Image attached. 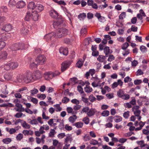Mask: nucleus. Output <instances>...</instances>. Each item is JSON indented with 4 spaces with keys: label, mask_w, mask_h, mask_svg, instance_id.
<instances>
[{
    "label": "nucleus",
    "mask_w": 149,
    "mask_h": 149,
    "mask_svg": "<svg viewBox=\"0 0 149 149\" xmlns=\"http://www.w3.org/2000/svg\"><path fill=\"white\" fill-rule=\"evenodd\" d=\"M68 30L65 28L58 29L54 32V36L56 38H61L68 34Z\"/></svg>",
    "instance_id": "nucleus-1"
},
{
    "label": "nucleus",
    "mask_w": 149,
    "mask_h": 149,
    "mask_svg": "<svg viewBox=\"0 0 149 149\" xmlns=\"http://www.w3.org/2000/svg\"><path fill=\"white\" fill-rule=\"evenodd\" d=\"M25 45L24 43H19L15 44L11 47V49L13 51H16L18 50L25 49Z\"/></svg>",
    "instance_id": "nucleus-2"
},
{
    "label": "nucleus",
    "mask_w": 149,
    "mask_h": 149,
    "mask_svg": "<svg viewBox=\"0 0 149 149\" xmlns=\"http://www.w3.org/2000/svg\"><path fill=\"white\" fill-rule=\"evenodd\" d=\"M33 79V74L31 73L24 74V82L25 83H28L31 82H33L34 81Z\"/></svg>",
    "instance_id": "nucleus-3"
},
{
    "label": "nucleus",
    "mask_w": 149,
    "mask_h": 149,
    "mask_svg": "<svg viewBox=\"0 0 149 149\" xmlns=\"http://www.w3.org/2000/svg\"><path fill=\"white\" fill-rule=\"evenodd\" d=\"M36 60V62L38 63L39 65H42L45 63L46 60V58L44 55H41L38 56Z\"/></svg>",
    "instance_id": "nucleus-4"
},
{
    "label": "nucleus",
    "mask_w": 149,
    "mask_h": 149,
    "mask_svg": "<svg viewBox=\"0 0 149 149\" xmlns=\"http://www.w3.org/2000/svg\"><path fill=\"white\" fill-rule=\"evenodd\" d=\"M13 29L12 26L10 24H6L0 30V33H4L5 32H8Z\"/></svg>",
    "instance_id": "nucleus-5"
},
{
    "label": "nucleus",
    "mask_w": 149,
    "mask_h": 149,
    "mask_svg": "<svg viewBox=\"0 0 149 149\" xmlns=\"http://www.w3.org/2000/svg\"><path fill=\"white\" fill-rule=\"evenodd\" d=\"M140 107L138 106H134L132 108V111L134 112V113L136 116H139L141 111L139 109Z\"/></svg>",
    "instance_id": "nucleus-6"
},
{
    "label": "nucleus",
    "mask_w": 149,
    "mask_h": 149,
    "mask_svg": "<svg viewBox=\"0 0 149 149\" xmlns=\"http://www.w3.org/2000/svg\"><path fill=\"white\" fill-rule=\"evenodd\" d=\"M71 62L69 61H66L62 63L61 67V70L62 72L65 71L71 64Z\"/></svg>",
    "instance_id": "nucleus-7"
},
{
    "label": "nucleus",
    "mask_w": 149,
    "mask_h": 149,
    "mask_svg": "<svg viewBox=\"0 0 149 149\" xmlns=\"http://www.w3.org/2000/svg\"><path fill=\"white\" fill-rule=\"evenodd\" d=\"M55 37L54 36V32H52L46 34L44 37V39L46 40H51L52 39Z\"/></svg>",
    "instance_id": "nucleus-8"
},
{
    "label": "nucleus",
    "mask_w": 149,
    "mask_h": 149,
    "mask_svg": "<svg viewBox=\"0 0 149 149\" xmlns=\"http://www.w3.org/2000/svg\"><path fill=\"white\" fill-rule=\"evenodd\" d=\"M49 14L50 16L52 18L56 19L58 16V13L55 10H51L49 12Z\"/></svg>",
    "instance_id": "nucleus-9"
},
{
    "label": "nucleus",
    "mask_w": 149,
    "mask_h": 149,
    "mask_svg": "<svg viewBox=\"0 0 149 149\" xmlns=\"http://www.w3.org/2000/svg\"><path fill=\"white\" fill-rule=\"evenodd\" d=\"M25 5V3L23 1L21 0L17 2L16 4V7L18 8H21Z\"/></svg>",
    "instance_id": "nucleus-10"
},
{
    "label": "nucleus",
    "mask_w": 149,
    "mask_h": 149,
    "mask_svg": "<svg viewBox=\"0 0 149 149\" xmlns=\"http://www.w3.org/2000/svg\"><path fill=\"white\" fill-rule=\"evenodd\" d=\"M37 12L36 11L32 12L31 14L32 18L35 21H37L38 19L39 15L37 13Z\"/></svg>",
    "instance_id": "nucleus-11"
},
{
    "label": "nucleus",
    "mask_w": 149,
    "mask_h": 149,
    "mask_svg": "<svg viewBox=\"0 0 149 149\" xmlns=\"http://www.w3.org/2000/svg\"><path fill=\"white\" fill-rule=\"evenodd\" d=\"M60 53L66 56L68 53V49L66 48L61 47L59 50Z\"/></svg>",
    "instance_id": "nucleus-12"
},
{
    "label": "nucleus",
    "mask_w": 149,
    "mask_h": 149,
    "mask_svg": "<svg viewBox=\"0 0 149 149\" xmlns=\"http://www.w3.org/2000/svg\"><path fill=\"white\" fill-rule=\"evenodd\" d=\"M8 54L6 51H2L0 53V59L4 60L7 58Z\"/></svg>",
    "instance_id": "nucleus-13"
},
{
    "label": "nucleus",
    "mask_w": 149,
    "mask_h": 149,
    "mask_svg": "<svg viewBox=\"0 0 149 149\" xmlns=\"http://www.w3.org/2000/svg\"><path fill=\"white\" fill-rule=\"evenodd\" d=\"M96 110L93 108H91L89 109L87 114L88 117H91L93 116L96 112Z\"/></svg>",
    "instance_id": "nucleus-14"
},
{
    "label": "nucleus",
    "mask_w": 149,
    "mask_h": 149,
    "mask_svg": "<svg viewBox=\"0 0 149 149\" xmlns=\"http://www.w3.org/2000/svg\"><path fill=\"white\" fill-rule=\"evenodd\" d=\"M59 74L60 73L58 72H56L55 73H51V72H46L45 73V74L46 75V76L49 78H51L52 77H53Z\"/></svg>",
    "instance_id": "nucleus-15"
},
{
    "label": "nucleus",
    "mask_w": 149,
    "mask_h": 149,
    "mask_svg": "<svg viewBox=\"0 0 149 149\" xmlns=\"http://www.w3.org/2000/svg\"><path fill=\"white\" fill-rule=\"evenodd\" d=\"M107 57L108 56L107 55H105V56H104L102 55H100L97 59L100 62H104V60L106 59V57Z\"/></svg>",
    "instance_id": "nucleus-16"
},
{
    "label": "nucleus",
    "mask_w": 149,
    "mask_h": 149,
    "mask_svg": "<svg viewBox=\"0 0 149 149\" xmlns=\"http://www.w3.org/2000/svg\"><path fill=\"white\" fill-rule=\"evenodd\" d=\"M33 77L34 78V81L40 79L41 77V75L40 73L39 72H37L33 74Z\"/></svg>",
    "instance_id": "nucleus-17"
},
{
    "label": "nucleus",
    "mask_w": 149,
    "mask_h": 149,
    "mask_svg": "<svg viewBox=\"0 0 149 149\" xmlns=\"http://www.w3.org/2000/svg\"><path fill=\"white\" fill-rule=\"evenodd\" d=\"M10 69H13L17 68L18 66V64L17 62H11L9 63Z\"/></svg>",
    "instance_id": "nucleus-18"
},
{
    "label": "nucleus",
    "mask_w": 149,
    "mask_h": 149,
    "mask_svg": "<svg viewBox=\"0 0 149 149\" xmlns=\"http://www.w3.org/2000/svg\"><path fill=\"white\" fill-rule=\"evenodd\" d=\"M36 6L33 2H31L29 3L28 6V8L30 9L33 10L35 9Z\"/></svg>",
    "instance_id": "nucleus-19"
},
{
    "label": "nucleus",
    "mask_w": 149,
    "mask_h": 149,
    "mask_svg": "<svg viewBox=\"0 0 149 149\" xmlns=\"http://www.w3.org/2000/svg\"><path fill=\"white\" fill-rule=\"evenodd\" d=\"M29 31L26 27L24 26L21 29V33L24 35H26Z\"/></svg>",
    "instance_id": "nucleus-20"
},
{
    "label": "nucleus",
    "mask_w": 149,
    "mask_h": 149,
    "mask_svg": "<svg viewBox=\"0 0 149 149\" xmlns=\"http://www.w3.org/2000/svg\"><path fill=\"white\" fill-rule=\"evenodd\" d=\"M77 119V116L76 115H74L69 117L68 120L69 122L73 123L76 121Z\"/></svg>",
    "instance_id": "nucleus-21"
},
{
    "label": "nucleus",
    "mask_w": 149,
    "mask_h": 149,
    "mask_svg": "<svg viewBox=\"0 0 149 149\" xmlns=\"http://www.w3.org/2000/svg\"><path fill=\"white\" fill-rule=\"evenodd\" d=\"M8 38L6 37V35L5 34L0 33V41L6 40Z\"/></svg>",
    "instance_id": "nucleus-22"
},
{
    "label": "nucleus",
    "mask_w": 149,
    "mask_h": 149,
    "mask_svg": "<svg viewBox=\"0 0 149 149\" xmlns=\"http://www.w3.org/2000/svg\"><path fill=\"white\" fill-rule=\"evenodd\" d=\"M38 65H39L38 63L36 62V60L35 62H31L30 63L29 67L31 69L36 68Z\"/></svg>",
    "instance_id": "nucleus-23"
},
{
    "label": "nucleus",
    "mask_w": 149,
    "mask_h": 149,
    "mask_svg": "<svg viewBox=\"0 0 149 149\" xmlns=\"http://www.w3.org/2000/svg\"><path fill=\"white\" fill-rule=\"evenodd\" d=\"M4 79L7 81L10 80L12 78V75L11 73H6L4 76Z\"/></svg>",
    "instance_id": "nucleus-24"
},
{
    "label": "nucleus",
    "mask_w": 149,
    "mask_h": 149,
    "mask_svg": "<svg viewBox=\"0 0 149 149\" xmlns=\"http://www.w3.org/2000/svg\"><path fill=\"white\" fill-rule=\"evenodd\" d=\"M35 9L36 10V11L40 12L43 10L44 7L42 5L39 4L36 6Z\"/></svg>",
    "instance_id": "nucleus-25"
},
{
    "label": "nucleus",
    "mask_w": 149,
    "mask_h": 149,
    "mask_svg": "<svg viewBox=\"0 0 149 149\" xmlns=\"http://www.w3.org/2000/svg\"><path fill=\"white\" fill-rule=\"evenodd\" d=\"M84 61H83L81 59L79 60L76 64V67L79 68H81L83 65Z\"/></svg>",
    "instance_id": "nucleus-26"
},
{
    "label": "nucleus",
    "mask_w": 149,
    "mask_h": 149,
    "mask_svg": "<svg viewBox=\"0 0 149 149\" xmlns=\"http://www.w3.org/2000/svg\"><path fill=\"white\" fill-rule=\"evenodd\" d=\"M31 18H32V15L30 12H28L26 13V14L25 17V20L27 21H29Z\"/></svg>",
    "instance_id": "nucleus-27"
},
{
    "label": "nucleus",
    "mask_w": 149,
    "mask_h": 149,
    "mask_svg": "<svg viewBox=\"0 0 149 149\" xmlns=\"http://www.w3.org/2000/svg\"><path fill=\"white\" fill-rule=\"evenodd\" d=\"M110 49L109 47L108 46L105 47L104 49V52L105 54L106 55L108 56L109 54H111V53L110 52Z\"/></svg>",
    "instance_id": "nucleus-28"
},
{
    "label": "nucleus",
    "mask_w": 149,
    "mask_h": 149,
    "mask_svg": "<svg viewBox=\"0 0 149 149\" xmlns=\"http://www.w3.org/2000/svg\"><path fill=\"white\" fill-rule=\"evenodd\" d=\"M66 110L69 113H72V114H75L77 113V112L73 111V109L71 107H68L66 108Z\"/></svg>",
    "instance_id": "nucleus-29"
},
{
    "label": "nucleus",
    "mask_w": 149,
    "mask_h": 149,
    "mask_svg": "<svg viewBox=\"0 0 149 149\" xmlns=\"http://www.w3.org/2000/svg\"><path fill=\"white\" fill-rule=\"evenodd\" d=\"M84 90L86 92L89 93L93 91L92 88L90 86L86 85L84 88Z\"/></svg>",
    "instance_id": "nucleus-30"
},
{
    "label": "nucleus",
    "mask_w": 149,
    "mask_h": 149,
    "mask_svg": "<svg viewBox=\"0 0 149 149\" xmlns=\"http://www.w3.org/2000/svg\"><path fill=\"white\" fill-rule=\"evenodd\" d=\"M24 74L23 75H20L17 77V79L18 82L20 83L23 82L24 81Z\"/></svg>",
    "instance_id": "nucleus-31"
},
{
    "label": "nucleus",
    "mask_w": 149,
    "mask_h": 149,
    "mask_svg": "<svg viewBox=\"0 0 149 149\" xmlns=\"http://www.w3.org/2000/svg\"><path fill=\"white\" fill-rule=\"evenodd\" d=\"M137 143L139 145H140V147L141 148L144 147L146 146H148L147 144H144V141L143 140H141L140 141H137Z\"/></svg>",
    "instance_id": "nucleus-32"
},
{
    "label": "nucleus",
    "mask_w": 149,
    "mask_h": 149,
    "mask_svg": "<svg viewBox=\"0 0 149 149\" xmlns=\"http://www.w3.org/2000/svg\"><path fill=\"white\" fill-rule=\"evenodd\" d=\"M56 19V21L58 23V24H61L63 22V20L61 16L58 15L56 19Z\"/></svg>",
    "instance_id": "nucleus-33"
},
{
    "label": "nucleus",
    "mask_w": 149,
    "mask_h": 149,
    "mask_svg": "<svg viewBox=\"0 0 149 149\" xmlns=\"http://www.w3.org/2000/svg\"><path fill=\"white\" fill-rule=\"evenodd\" d=\"M124 94V91L123 89H120L117 92V95L118 97L121 98Z\"/></svg>",
    "instance_id": "nucleus-34"
},
{
    "label": "nucleus",
    "mask_w": 149,
    "mask_h": 149,
    "mask_svg": "<svg viewBox=\"0 0 149 149\" xmlns=\"http://www.w3.org/2000/svg\"><path fill=\"white\" fill-rule=\"evenodd\" d=\"M74 125L77 128H81L83 125V123L81 122H79L76 123Z\"/></svg>",
    "instance_id": "nucleus-35"
},
{
    "label": "nucleus",
    "mask_w": 149,
    "mask_h": 149,
    "mask_svg": "<svg viewBox=\"0 0 149 149\" xmlns=\"http://www.w3.org/2000/svg\"><path fill=\"white\" fill-rule=\"evenodd\" d=\"M12 141L11 139L10 138H6L4 139H3L2 140V141L4 143L6 144H8L10 143Z\"/></svg>",
    "instance_id": "nucleus-36"
},
{
    "label": "nucleus",
    "mask_w": 149,
    "mask_h": 149,
    "mask_svg": "<svg viewBox=\"0 0 149 149\" xmlns=\"http://www.w3.org/2000/svg\"><path fill=\"white\" fill-rule=\"evenodd\" d=\"M89 143L91 145H96L98 144V142L97 140L94 139H92L90 141Z\"/></svg>",
    "instance_id": "nucleus-37"
},
{
    "label": "nucleus",
    "mask_w": 149,
    "mask_h": 149,
    "mask_svg": "<svg viewBox=\"0 0 149 149\" xmlns=\"http://www.w3.org/2000/svg\"><path fill=\"white\" fill-rule=\"evenodd\" d=\"M22 126L25 129H29L30 128V126L25 121L22 124Z\"/></svg>",
    "instance_id": "nucleus-38"
},
{
    "label": "nucleus",
    "mask_w": 149,
    "mask_h": 149,
    "mask_svg": "<svg viewBox=\"0 0 149 149\" xmlns=\"http://www.w3.org/2000/svg\"><path fill=\"white\" fill-rule=\"evenodd\" d=\"M54 106L55 108L56 111L57 112L60 111L62 110V108L60 107L59 104H56Z\"/></svg>",
    "instance_id": "nucleus-39"
},
{
    "label": "nucleus",
    "mask_w": 149,
    "mask_h": 149,
    "mask_svg": "<svg viewBox=\"0 0 149 149\" xmlns=\"http://www.w3.org/2000/svg\"><path fill=\"white\" fill-rule=\"evenodd\" d=\"M140 49L143 53L147 51V48L145 46L143 45L140 46Z\"/></svg>",
    "instance_id": "nucleus-40"
},
{
    "label": "nucleus",
    "mask_w": 149,
    "mask_h": 149,
    "mask_svg": "<svg viewBox=\"0 0 149 149\" xmlns=\"http://www.w3.org/2000/svg\"><path fill=\"white\" fill-rule=\"evenodd\" d=\"M86 17V14L85 13H83L80 14L78 16V18L80 20L83 19L84 18Z\"/></svg>",
    "instance_id": "nucleus-41"
},
{
    "label": "nucleus",
    "mask_w": 149,
    "mask_h": 149,
    "mask_svg": "<svg viewBox=\"0 0 149 149\" xmlns=\"http://www.w3.org/2000/svg\"><path fill=\"white\" fill-rule=\"evenodd\" d=\"M130 98V96L129 95L126 93L124 94L121 97L122 99L126 100H128Z\"/></svg>",
    "instance_id": "nucleus-42"
},
{
    "label": "nucleus",
    "mask_w": 149,
    "mask_h": 149,
    "mask_svg": "<svg viewBox=\"0 0 149 149\" xmlns=\"http://www.w3.org/2000/svg\"><path fill=\"white\" fill-rule=\"evenodd\" d=\"M109 111L108 110L104 111L101 113V115L104 117H107L109 115Z\"/></svg>",
    "instance_id": "nucleus-43"
},
{
    "label": "nucleus",
    "mask_w": 149,
    "mask_h": 149,
    "mask_svg": "<svg viewBox=\"0 0 149 149\" xmlns=\"http://www.w3.org/2000/svg\"><path fill=\"white\" fill-rule=\"evenodd\" d=\"M30 92L31 93L30 95L32 96L38 93V90L37 89L34 88L33 90H31Z\"/></svg>",
    "instance_id": "nucleus-44"
},
{
    "label": "nucleus",
    "mask_w": 149,
    "mask_h": 149,
    "mask_svg": "<svg viewBox=\"0 0 149 149\" xmlns=\"http://www.w3.org/2000/svg\"><path fill=\"white\" fill-rule=\"evenodd\" d=\"M91 139V138L88 135L85 134L83 136V139L85 141H88L90 140Z\"/></svg>",
    "instance_id": "nucleus-45"
},
{
    "label": "nucleus",
    "mask_w": 149,
    "mask_h": 149,
    "mask_svg": "<svg viewBox=\"0 0 149 149\" xmlns=\"http://www.w3.org/2000/svg\"><path fill=\"white\" fill-rule=\"evenodd\" d=\"M6 45V43L3 41H0V50H1Z\"/></svg>",
    "instance_id": "nucleus-46"
},
{
    "label": "nucleus",
    "mask_w": 149,
    "mask_h": 149,
    "mask_svg": "<svg viewBox=\"0 0 149 149\" xmlns=\"http://www.w3.org/2000/svg\"><path fill=\"white\" fill-rule=\"evenodd\" d=\"M82 121L84 122L86 124H88L89 123V119L87 117H86L83 118Z\"/></svg>",
    "instance_id": "nucleus-47"
},
{
    "label": "nucleus",
    "mask_w": 149,
    "mask_h": 149,
    "mask_svg": "<svg viewBox=\"0 0 149 149\" xmlns=\"http://www.w3.org/2000/svg\"><path fill=\"white\" fill-rule=\"evenodd\" d=\"M129 46V44L128 43L126 42L123 45L121 48L125 50Z\"/></svg>",
    "instance_id": "nucleus-48"
},
{
    "label": "nucleus",
    "mask_w": 149,
    "mask_h": 149,
    "mask_svg": "<svg viewBox=\"0 0 149 149\" xmlns=\"http://www.w3.org/2000/svg\"><path fill=\"white\" fill-rule=\"evenodd\" d=\"M23 138V134L21 133H19L16 136V139L17 141H20Z\"/></svg>",
    "instance_id": "nucleus-49"
},
{
    "label": "nucleus",
    "mask_w": 149,
    "mask_h": 149,
    "mask_svg": "<svg viewBox=\"0 0 149 149\" xmlns=\"http://www.w3.org/2000/svg\"><path fill=\"white\" fill-rule=\"evenodd\" d=\"M70 101V99L66 97H64L62 100V102L63 103H66Z\"/></svg>",
    "instance_id": "nucleus-50"
},
{
    "label": "nucleus",
    "mask_w": 149,
    "mask_h": 149,
    "mask_svg": "<svg viewBox=\"0 0 149 149\" xmlns=\"http://www.w3.org/2000/svg\"><path fill=\"white\" fill-rule=\"evenodd\" d=\"M90 101L91 102H93L96 99V98L93 96V95H90L88 98Z\"/></svg>",
    "instance_id": "nucleus-51"
},
{
    "label": "nucleus",
    "mask_w": 149,
    "mask_h": 149,
    "mask_svg": "<svg viewBox=\"0 0 149 149\" xmlns=\"http://www.w3.org/2000/svg\"><path fill=\"white\" fill-rule=\"evenodd\" d=\"M26 90H27V88L25 87L18 89V92H20L21 94H22L23 93V92Z\"/></svg>",
    "instance_id": "nucleus-52"
},
{
    "label": "nucleus",
    "mask_w": 149,
    "mask_h": 149,
    "mask_svg": "<svg viewBox=\"0 0 149 149\" xmlns=\"http://www.w3.org/2000/svg\"><path fill=\"white\" fill-rule=\"evenodd\" d=\"M41 52L40 49L38 48H36L35 49L34 51V54H40Z\"/></svg>",
    "instance_id": "nucleus-53"
},
{
    "label": "nucleus",
    "mask_w": 149,
    "mask_h": 149,
    "mask_svg": "<svg viewBox=\"0 0 149 149\" xmlns=\"http://www.w3.org/2000/svg\"><path fill=\"white\" fill-rule=\"evenodd\" d=\"M55 130L54 129H51V131L49 133V137H53L54 136V133H55Z\"/></svg>",
    "instance_id": "nucleus-54"
},
{
    "label": "nucleus",
    "mask_w": 149,
    "mask_h": 149,
    "mask_svg": "<svg viewBox=\"0 0 149 149\" xmlns=\"http://www.w3.org/2000/svg\"><path fill=\"white\" fill-rule=\"evenodd\" d=\"M37 97L39 98H41L42 99L44 100L46 97V96L45 94H38L37 95Z\"/></svg>",
    "instance_id": "nucleus-55"
},
{
    "label": "nucleus",
    "mask_w": 149,
    "mask_h": 149,
    "mask_svg": "<svg viewBox=\"0 0 149 149\" xmlns=\"http://www.w3.org/2000/svg\"><path fill=\"white\" fill-rule=\"evenodd\" d=\"M77 88L78 91L81 94H82L84 93L83 88L81 87V86H78L77 87Z\"/></svg>",
    "instance_id": "nucleus-56"
},
{
    "label": "nucleus",
    "mask_w": 149,
    "mask_h": 149,
    "mask_svg": "<svg viewBox=\"0 0 149 149\" xmlns=\"http://www.w3.org/2000/svg\"><path fill=\"white\" fill-rule=\"evenodd\" d=\"M126 16V13L125 12L122 13L119 16V18L123 19Z\"/></svg>",
    "instance_id": "nucleus-57"
},
{
    "label": "nucleus",
    "mask_w": 149,
    "mask_h": 149,
    "mask_svg": "<svg viewBox=\"0 0 149 149\" xmlns=\"http://www.w3.org/2000/svg\"><path fill=\"white\" fill-rule=\"evenodd\" d=\"M123 117L125 118H128L129 116V111H127L125 112L123 114Z\"/></svg>",
    "instance_id": "nucleus-58"
},
{
    "label": "nucleus",
    "mask_w": 149,
    "mask_h": 149,
    "mask_svg": "<svg viewBox=\"0 0 149 149\" xmlns=\"http://www.w3.org/2000/svg\"><path fill=\"white\" fill-rule=\"evenodd\" d=\"M62 122L60 123L59 126H58L59 128L61 130H62V129H63L64 128V124L63 123V122H64L63 120H62Z\"/></svg>",
    "instance_id": "nucleus-59"
},
{
    "label": "nucleus",
    "mask_w": 149,
    "mask_h": 149,
    "mask_svg": "<svg viewBox=\"0 0 149 149\" xmlns=\"http://www.w3.org/2000/svg\"><path fill=\"white\" fill-rule=\"evenodd\" d=\"M89 109V108L88 107H84L82 110V111L84 113H87L88 112V111Z\"/></svg>",
    "instance_id": "nucleus-60"
},
{
    "label": "nucleus",
    "mask_w": 149,
    "mask_h": 149,
    "mask_svg": "<svg viewBox=\"0 0 149 149\" xmlns=\"http://www.w3.org/2000/svg\"><path fill=\"white\" fill-rule=\"evenodd\" d=\"M4 68L6 70H8L10 69V67L9 64V63L5 64L4 66Z\"/></svg>",
    "instance_id": "nucleus-61"
},
{
    "label": "nucleus",
    "mask_w": 149,
    "mask_h": 149,
    "mask_svg": "<svg viewBox=\"0 0 149 149\" xmlns=\"http://www.w3.org/2000/svg\"><path fill=\"white\" fill-rule=\"evenodd\" d=\"M131 31L134 32H136L138 29L137 27H135L134 25H132L130 29Z\"/></svg>",
    "instance_id": "nucleus-62"
},
{
    "label": "nucleus",
    "mask_w": 149,
    "mask_h": 149,
    "mask_svg": "<svg viewBox=\"0 0 149 149\" xmlns=\"http://www.w3.org/2000/svg\"><path fill=\"white\" fill-rule=\"evenodd\" d=\"M9 3L10 6H13L16 4V3L14 0H10Z\"/></svg>",
    "instance_id": "nucleus-63"
},
{
    "label": "nucleus",
    "mask_w": 149,
    "mask_h": 149,
    "mask_svg": "<svg viewBox=\"0 0 149 149\" xmlns=\"http://www.w3.org/2000/svg\"><path fill=\"white\" fill-rule=\"evenodd\" d=\"M71 102L73 104H78L79 103V101L76 99H73L71 100Z\"/></svg>",
    "instance_id": "nucleus-64"
}]
</instances>
